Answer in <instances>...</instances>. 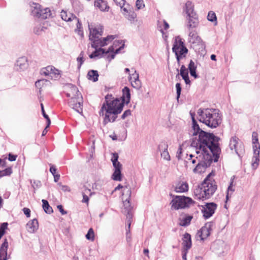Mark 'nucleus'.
Listing matches in <instances>:
<instances>
[{
	"instance_id": "1",
	"label": "nucleus",
	"mask_w": 260,
	"mask_h": 260,
	"mask_svg": "<svg viewBox=\"0 0 260 260\" xmlns=\"http://www.w3.org/2000/svg\"><path fill=\"white\" fill-rule=\"evenodd\" d=\"M220 137L216 136L213 133L206 131L202 132L197 137L191 139V146L195 147L197 154H205V156H212L213 161H218L221 149L220 146Z\"/></svg>"
},
{
	"instance_id": "2",
	"label": "nucleus",
	"mask_w": 260,
	"mask_h": 260,
	"mask_svg": "<svg viewBox=\"0 0 260 260\" xmlns=\"http://www.w3.org/2000/svg\"><path fill=\"white\" fill-rule=\"evenodd\" d=\"M89 39L92 42L91 46L96 49L99 47H103L108 44L107 42H111L115 38V36H108L102 40L100 38L103 32V27L101 25L89 26Z\"/></svg>"
},
{
	"instance_id": "3",
	"label": "nucleus",
	"mask_w": 260,
	"mask_h": 260,
	"mask_svg": "<svg viewBox=\"0 0 260 260\" xmlns=\"http://www.w3.org/2000/svg\"><path fill=\"white\" fill-rule=\"evenodd\" d=\"M217 189L216 183L203 182L198 184L194 190V194L198 200L205 201L210 199Z\"/></svg>"
},
{
	"instance_id": "4",
	"label": "nucleus",
	"mask_w": 260,
	"mask_h": 260,
	"mask_svg": "<svg viewBox=\"0 0 260 260\" xmlns=\"http://www.w3.org/2000/svg\"><path fill=\"white\" fill-rule=\"evenodd\" d=\"M124 107L116 105L112 106L101 108L99 114L103 117V124L106 126L109 122H114L118 117V115L123 111Z\"/></svg>"
},
{
	"instance_id": "5",
	"label": "nucleus",
	"mask_w": 260,
	"mask_h": 260,
	"mask_svg": "<svg viewBox=\"0 0 260 260\" xmlns=\"http://www.w3.org/2000/svg\"><path fill=\"white\" fill-rule=\"evenodd\" d=\"M171 209L178 210L189 208L191 205L196 204V202L189 197L177 196L174 200L171 202Z\"/></svg>"
},
{
	"instance_id": "6",
	"label": "nucleus",
	"mask_w": 260,
	"mask_h": 260,
	"mask_svg": "<svg viewBox=\"0 0 260 260\" xmlns=\"http://www.w3.org/2000/svg\"><path fill=\"white\" fill-rule=\"evenodd\" d=\"M252 142L253 156L251 166L253 170H256L259 165L260 153V144L258 142V134L256 132H253L252 134Z\"/></svg>"
},
{
	"instance_id": "7",
	"label": "nucleus",
	"mask_w": 260,
	"mask_h": 260,
	"mask_svg": "<svg viewBox=\"0 0 260 260\" xmlns=\"http://www.w3.org/2000/svg\"><path fill=\"white\" fill-rule=\"evenodd\" d=\"M172 49L176 55L178 63L181 59L185 57L188 52L187 49L180 39H176Z\"/></svg>"
},
{
	"instance_id": "8",
	"label": "nucleus",
	"mask_w": 260,
	"mask_h": 260,
	"mask_svg": "<svg viewBox=\"0 0 260 260\" xmlns=\"http://www.w3.org/2000/svg\"><path fill=\"white\" fill-rule=\"evenodd\" d=\"M198 206L203 208L201 212L204 218L206 220L212 217L215 213L217 204L214 202H208L206 203L204 206L198 205Z\"/></svg>"
},
{
	"instance_id": "9",
	"label": "nucleus",
	"mask_w": 260,
	"mask_h": 260,
	"mask_svg": "<svg viewBox=\"0 0 260 260\" xmlns=\"http://www.w3.org/2000/svg\"><path fill=\"white\" fill-rule=\"evenodd\" d=\"M124 42L122 40H117L114 42L112 46L105 52L107 57L109 60L114 58L115 55L118 53L120 50L123 49Z\"/></svg>"
},
{
	"instance_id": "10",
	"label": "nucleus",
	"mask_w": 260,
	"mask_h": 260,
	"mask_svg": "<svg viewBox=\"0 0 260 260\" xmlns=\"http://www.w3.org/2000/svg\"><path fill=\"white\" fill-rule=\"evenodd\" d=\"M213 222L212 221L207 222L198 231L196 236H199L200 240L204 241L208 237H209L212 231V226Z\"/></svg>"
},
{
	"instance_id": "11",
	"label": "nucleus",
	"mask_w": 260,
	"mask_h": 260,
	"mask_svg": "<svg viewBox=\"0 0 260 260\" xmlns=\"http://www.w3.org/2000/svg\"><path fill=\"white\" fill-rule=\"evenodd\" d=\"M239 141L240 140L237 137H232L230 139L229 147L231 150L234 149L236 153L241 158V154L244 152V147L242 142L239 144Z\"/></svg>"
},
{
	"instance_id": "12",
	"label": "nucleus",
	"mask_w": 260,
	"mask_h": 260,
	"mask_svg": "<svg viewBox=\"0 0 260 260\" xmlns=\"http://www.w3.org/2000/svg\"><path fill=\"white\" fill-rule=\"evenodd\" d=\"M32 14L36 17L45 19L51 15V11L48 8H43L39 4H35L32 10Z\"/></svg>"
},
{
	"instance_id": "13",
	"label": "nucleus",
	"mask_w": 260,
	"mask_h": 260,
	"mask_svg": "<svg viewBox=\"0 0 260 260\" xmlns=\"http://www.w3.org/2000/svg\"><path fill=\"white\" fill-rule=\"evenodd\" d=\"M202 158L204 160L200 161L193 169V172L194 173H201L202 170L201 168L203 167L205 169L209 167L213 161V158L212 156H205V154H201Z\"/></svg>"
},
{
	"instance_id": "14",
	"label": "nucleus",
	"mask_w": 260,
	"mask_h": 260,
	"mask_svg": "<svg viewBox=\"0 0 260 260\" xmlns=\"http://www.w3.org/2000/svg\"><path fill=\"white\" fill-rule=\"evenodd\" d=\"M119 102L118 105L124 107L125 105H128L131 100V89L127 86H124L122 89V95L118 98Z\"/></svg>"
},
{
	"instance_id": "15",
	"label": "nucleus",
	"mask_w": 260,
	"mask_h": 260,
	"mask_svg": "<svg viewBox=\"0 0 260 260\" xmlns=\"http://www.w3.org/2000/svg\"><path fill=\"white\" fill-rule=\"evenodd\" d=\"M83 99L72 97L68 100L69 106L79 114L83 112Z\"/></svg>"
},
{
	"instance_id": "16",
	"label": "nucleus",
	"mask_w": 260,
	"mask_h": 260,
	"mask_svg": "<svg viewBox=\"0 0 260 260\" xmlns=\"http://www.w3.org/2000/svg\"><path fill=\"white\" fill-rule=\"evenodd\" d=\"M199 120L211 128H215L219 126L222 122V115H216L211 120L200 119Z\"/></svg>"
},
{
	"instance_id": "17",
	"label": "nucleus",
	"mask_w": 260,
	"mask_h": 260,
	"mask_svg": "<svg viewBox=\"0 0 260 260\" xmlns=\"http://www.w3.org/2000/svg\"><path fill=\"white\" fill-rule=\"evenodd\" d=\"M127 192L128 194V197L123 202L124 205V210L123 212L126 217L132 218L133 214L132 211L133 210V207L132 206L130 202L132 194L131 188H129Z\"/></svg>"
},
{
	"instance_id": "18",
	"label": "nucleus",
	"mask_w": 260,
	"mask_h": 260,
	"mask_svg": "<svg viewBox=\"0 0 260 260\" xmlns=\"http://www.w3.org/2000/svg\"><path fill=\"white\" fill-rule=\"evenodd\" d=\"M118 102H119L118 98H114L112 94L108 93L105 96V101L101 108L105 109L106 107L118 105Z\"/></svg>"
},
{
	"instance_id": "19",
	"label": "nucleus",
	"mask_w": 260,
	"mask_h": 260,
	"mask_svg": "<svg viewBox=\"0 0 260 260\" xmlns=\"http://www.w3.org/2000/svg\"><path fill=\"white\" fill-rule=\"evenodd\" d=\"M26 228L29 233H36L39 229V222L37 219L34 218L29 221L26 225Z\"/></svg>"
},
{
	"instance_id": "20",
	"label": "nucleus",
	"mask_w": 260,
	"mask_h": 260,
	"mask_svg": "<svg viewBox=\"0 0 260 260\" xmlns=\"http://www.w3.org/2000/svg\"><path fill=\"white\" fill-rule=\"evenodd\" d=\"M183 249H190L192 246L191 236L190 234L186 232L182 239Z\"/></svg>"
},
{
	"instance_id": "21",
	"label": "nucleus",
	"mask_w": 260,
	"mask_h": 260,
	"mask_svg": "<svg viewBox=\"0 0 260 260\" xmlns=\"http://www.w3.org/2000/svg\"><path fill=\"white\" fill-rule=\"evenodd\" d=\"M188 73V70L185 68V66H181V68L180 69V75L182 79L184 80L185 84L186 85H188L190 87L191 81L189 79Z\"/></svg>"
},
{
	"instance_id": "22",
	"label": "nucleus",
	"mask_w": 260,
	"mask_h": 260,
	"mask_svg": "<svg viewBox=\"0 0 260 260\" xmlns=\"http://www.w3.org/2000/svg\"><path fill=\"white\" fill-rule=\"evenodd\" d=\"M189 190L188 184L187 182L179 181L175 188L174 191L177 193L186 192Z\"/></svg>"
},
{
	"instance_id": "23",
	"label": "nucleus",
	"mask_w": 260,
	"mask_h": 260,
	"mask_svg": "<svg viewBox=\"0 0 260 260\" xmlns=\"http://www.w3.org/2000/svg\"><path fill=\"white\" fill-rule=\"evenodd\" d=\"M188 16V28H193L196 27L199 23L198 17H197L196 14L187 15Z\"/></svg>"
},
{
	"instance_id": "24",
	"label": "nucleus",
	"mask_w": 260,
	"mask_h": 260,
	"mask_svg": "<svg viewBox=\"0 0 260 260\" xmlns=\"http://www.w3.org/2000/svg\"><path fill=\"white\" fill-rule=\"evenodd\" d=\"M60 17L61 19L67 22L72 21L74 20H77V17L70 12L62 10L60 12Z\"/></svg>"
},
{
	"instance_id": "25",
	"label": "nucleus",
	"mask_w": 260,
	"mask_h": 260,
	"mask_svg": "<svg viewBox=\"0 0 260 260\" xmlns=\"http://www.w3.org/2000/svg\"><path fill=\"white\" fill-rule=\"evenodd\" d=\"M94 5L102 11H108L110 8L107 2L104 0H96Z\"/></svg>"
},
{
	"instance_id": "26",
	"label": "nucleus",
	"mask_w": 260,
	"mask_h": 260,
	"mask_svg": "<svg viewBox=\"0 0 260 260\" xmlns=\"http://www.w3.org/2000/svg\"><path fill=\"white\" fill-rule=\"evenodd\" d=\"M192 128L193 130V133L192 134L193 136H199L202 132H205V131L200 128L199 124L194 117H192Z\"/></svg>"
},
{
	"instance_id": "27",
	"label": "nucleus",
	"mask_w": 260,
	"mask_h": 260,
	"mask_svg": "<svg viewBox=\"0 0 260 260\" xmlns=\"http://www.w3.org/2000/svg\"><path fill=\"white\" fill-rule=\"evenodd\" d=\"M192 218V215L185 214L184 217L182 219H180L181 222L179 223V225L183 227L189 225Z\"/></svg>"
},
{
	"instance_id": "28",
	"label": "nucleus",
	"mask_w": 260,
	"mask_h": 260,
	"mask_svg": "<svg viewBox=\"0 0 260 260\" xmlns=\"http://www.w3.org/2000/svg\"><path fill=\"white\" fill-rule=\"evenodd\" d=\"M99 74L98 71L94 70H90L88 72L87 78L89 80L95 82L99 80Z\"/></svg>"
},
{
	"instance_id": "29",
	"label": "nucleus",
	"mask_w": 260,
	"mask_h": 260,
	"mask_svg": "<svg viewBox=\"0 0 260 260\" xmlns=\"http://www.w3.org/2000/svg\"><path fill=\"white\" fill-rule=\"evenodd\" d=\"M60 73L61 71L56 69L54 67H52L51 72L49 73L48 79L54 80L59 79L61 77Z\"/></svg>"
},
{
	"instance_id": "30",
	"label": "nucleus",
	"mask_w": 260,
	"mask_h": 260,
	"mask_svg": "<svg viewBox=\"0 0 260 260\" xmlns=\"http://www.w3.org/2000/svg\"><path fill=\"white\" fill-rule=\"evenodd\" d=\"M9 247V244L8 240L5 238L3 241L1 247H0V256L3 257V256L8 253V249Z\"/></svg>"
},
{
	"instance_id": "31",
	"label": "nucleus",
	"mask_w": 260,
	"mask_h": 260,
	"mask_svg": "<svg viewBox=\"0 0 260 260\" xmlns=\"http://www.w3.org/2000/svg\"><path fill=\"white\" fill-rule=\"evenodd\" d=\"M42 202V208L44 212L48 214H50L53 212L52 208L50 206L49 202L47 200L43 199Z\"/></svg>"
},
{
	"instance_id": "32",
	"label": "nucleus",
	"mask_w": 260,
	"mask_h": 260,
	"mask_svg": "<svg viewBox=\"0 0 260 260\" xmlns=\"http://www.w3.org/2000/svg\"><path fill=\"white\" fill-rule=\"evenodd\" d=\"M194 6L191 2L187 1L185 4L184 11L187 15H190L196 14L193 10Z\"/></svg>"
},
{
	"instance_id": "33",
	"label": "nucleus",
	"mask_w": 260,
	"mask_h": 260,
	"mask_svg": "<svg viewBox=\"0 0 260 260\" xmlns=\"http://www.w3.org/2000/svg\"><path fill=\"white\" fill-rule=\"evenodd\" d=\"M176 90V100L177 103L182 104L183 101L182 100H180L181 98V91H182V86L180 82H177L175 85Z\"/></svg>"
},
{
	"instance_id": "34",
	"label": "nucleus",
	"mask_w": 260,
	"mask_h": 260,
	"mask_svg": "<svg viewBox=\"0 0 260 260\" xmlns=\"http://www.w3.org/2000/svg\"><path fill=\"white\" fill-rule=\"evenodd\" d=\"M135 73L136 74L135 76L134 77L135 80L134 83L131 82V85L133 87L136 89H139L141 87V82L139 79V74L137 73L136 70H135Z\"/></svg>"
},
{
	"instance_id": "35",
	"label": "nucleus",
	"mask_w": 260,
	"mask_h": 260,
	"mask_svg": "<svg viewBox=\"0 0 260 260\" xmlns=\"http://www.w3.org/2000/svg\"><path fill=\"white\" fill-rule=\"evenodd\" d=\"M234 178H235V176H233L231 178L230 182V184L228 187V189L226 190V202H227L230 200V198H231V196H230L229 192L231 191L233 192L235 191V189L233 188V182H234Z\"/></svg>"
},
{
	"instance_id": "36",
	"label": "nucleus",
	"mask_w": 260,
	"mask_h": 260,
	"mask_svg": "<svg viewBox=\"0 0 260 260\" xmlns=\"http://www.w3.org/2000/svg\"><path fill=\"white\" fill-rule=\"evenodd\" d=\"M215 174H216L215 170H212V171L207 175V176L204 178L203 181L202 182H203V184H206V183H213L216 184L215 179H211V177L214 176Z\"/></svg>"
},
{
	"instance_id": "37",
	"label": "nucleus",
	"mask_w": 260,
	"mask_h": 260,
	"mask_svg": "<svg viewBox=\"0 0 260 260\" xmlns=\"http://www.w3.org/2000/svg\"><path fill=\"white\" fill-rule=\"evenodd\" d=\"M123 176L122 171H114L111 178L114 181H121L122 180Z\"/></svg>"
},
{
	"instance_id": "38",
	"label": "nucleus",
	"mask_w": 260,
	"mask_h": 260,
	"mask_svg": "<svg viewBox=\"0 0 260 260\" xmlns=\"http://www.w3.org/2000/svg\"><path fill=\"white\" fill-rule=\"evenodd\" d=\"M12 173V167H8L4 170H0V178L5 176H10Z\"/></svg>"
},
{
	"instance_id": "39",
	"label": "nucleus",
	"mask_w": 260,
	"mask_h": 260,
	"mask_svg": "<svg viewBox=\"0 0 260 260\" xmlns=\"http://www.w3.org/2000/svg\"><path fill=\"white\" fill-rule=\"evenodd\" d=\"M119 6L121 8L122 12L124 16L127 15V14H128L129 12L133 10L132 7L128 4H125V3L124 5Z\"/></svg>"
},
{
	"instance_id": "40",
	"label": "nucleus",
	"mask_w": 260,
	"mask_h": 260,
	"mask_svg": "<svg viewBox=\"0 0 260 260\" xmlns=\"http://www.w3.org/2000/svg\"><path fill=\"white\" fill-rule=\"evenodd\" d=\"M41 108V112L43 117L46 120V123H47V127H50L51 125V120L49 117V116L46 113L44 105L43 103H41L40 104Z\"/></svg>"
},
{
	"instance_id": "41",
	"label": "nucleus",
	"mask_w": 260,
	"mask_h": 260,
	"mask_svg": "<svg viewBox=\"0 0 260 260\" xmlns=\"http://www.w3.org/2000/svg\"><path fill=\"white\" fill-rule=\"evenodd\" d=\"M197 66H188V68H187L189 72L190 76L194 79L199 78V76L197 73Z\"/></svg>"
},
{
	"instance_id": "42",
	"label": "nucleus",
	"mask_w": 260,
	"mask_h": 260,
	"mask_svg": "<svg viewBox=\"0 0 260 260\" xmlns=\"http://www.w3.org/2000/svg\"><path fill=\"white\" fill-rule=\"evenodd\" d=\"M169 145L168 143L164 140H161L157 147V151L161 152L163 150H167L168 149Z\"/></svg>"
},
{
	"instance_id": "43",
	"label": "nucleus",
	"mask_w": 260,
	"mask_h": 260,
	"mask_svg": "<svg viewBox=\"0 0 260 260\" xmlns=\"http://www.w3.org/2000/svg\"><path fill=\"white\" fill-rule=\"evenodd\" d=\"M220 113H212L210 112V111H209V108L205 109V118H204V119H209L211 120L212 118H213L214 117H216V115H220Z\"/></svg>"
},
{
	"instance_id": "44",
	"label": "nucleus",
	"mask_w": 260,
	"mask_h": 260,
	"mask_svg": "<svg viewBox=\"0 0 260 260\" xmlns=\"http://www.w3.org/2000/svg\"><path fill=\"white\" fill-rule=\"evenodd\" d=\"M52 67H54V66H46V67L42 68L40 71V74L41 75L47 76L48 78L49 76V73L51 72Z\"/></svg>"
},
{
	"instance_id": "45",
	"label": "nucleus",
	"mask_w": 260,
	"mask_h": 260,
	"mask_svg": "<svg viewBox=\"0 0 260 260\" xmlns=\"http://www.w3.org/2000/svg\"><path fill=\"white\" fill-rule=\"evenodd\" d=\"M8 223L5 222L0 223V236L3 237L6 234V230L8 229Z\"/></svg>"
},
{
	"instance_id": "46",
	"label": "nucleus",
	"mask_w": 260,
	"mask_h": 260,
	"mask_svg": "<svg viewBox=\"0 0 260 260\" xmlns=\"http://www.w3.org/2000/svg\"><path fill=\"white\" fill-rule=\"evenodd\" d=\"M85 237L86 239L92 241L94 240V232L92 228H91L88 230Z\"/></svg>"
},
{
	"instance_id": "47",
	"label": "nucleus",
	"mask_w": 260,
	"mask_h": 260,
	"mask_svg": "<svg viewBox=\"0 0 260 260\" xmlns=\"http://www.w3.org/2000/svg\"><path fill=\"white\" fill-rule=\"evenodd\" d=\"M29 181L31 184L32 187L34 189L39 188L42 186L41 181L40 180H32L31 179H29Z\"/></svg>"
},
{
	"instance_id": "48",
	"label": "nucleus",
	"mask_w": 260,
	"mask_h": 260,
	"mask_svg": "<svg viewBox=\"0 0 260 260\" xmlns=\"http://www.w3.org/2000/svg\"><path fill=\"white\" fill-rule=\"evenodd\" d=\"M102 52L103 53H105V50L104 49H100L99 50H95L93 53L89 55V57L90 58H93L96 57H98L101 52Z\"/></svg>"
},
{
	"instance_id": "49",
	"label": "nucleus",
	"mask_w": 260,
	"mask_h": 260,
	"mask_svg": "<svg viewBox=\"0 0 260 260\" xmlns=\"http://www.w3.org/2000/svg\"><path fill=\"white\" fill-rule=\"evenodd\" d=\"M125 17L131 21H134L137 17V15L134 10H132L131 12L126 15Z\"/></svg>"
},
{
	"instance_id": "50",
	"label": "nucleus",
	"mask_w": 260,
	"mask_h": 260,
	"mask_svg": "<svg viewBox=\"0 0 260 260\" xmlns=\"http://www.w3.org/2000/svg\"><path fill=\"white\" fill-rule=\"evenodd\" d=\"M207 19L209 21L211 22H214L215 21H216L217 18L215 15V13L213 11H210L208 13Z\"/></svg>"
},
{
	"instance_id": "51",
	"label": "nucleus",
	"mask_w": 260,
	"mask_h": 260,
	"mask_svg": "<svg viewBox=\"0 0 260 260\" xmlns=\"http://www.w3.org/2000/svg\"><path fill=\"white\" fill-rule=\"evenodd\" d=\"M160 155L161 157H162L164 159L167 160H170L171 159V157L168 149H167V150H163L162 151L160 152Z\"/></svg>"
},
{
	"instance_id": "52",
	"label": "nucleus",
	"mask_w": 260,
	"mask_h": 260,
	"mask_svg": "<svg viewBox=\"0 0 260 260\" xmlns=\"http://www.w3.org/2000/svg\"><path fill=\"white\" fill-rule=\"evenodd\" d=\"M72 86H73V90H74L76 92V93L75 94V95L73 97L78 98L79 99H80V98L83 99L82 95L81 93L79 91L78 88L75 85H72Z\"/></svg>"
},
{
	"instance_id": "53",
	"label": "nucleus",
	"mask_w": 260,
	"mask_h": 260,
	"mask_svg": "<svg viewBox=\"0 0 260 260\" xmlns=\"http://www.w3.org/2000/svg\"><path fill=\"white\" fill-rule=\"evenodd\" d=\"M112 164L114 169V171H122V166L119 161L113 162Z\"/></svg>"
},
{
	"instance_id": "54",
	"label": "nucleus",
	"mask_w": 260,
	"mask_h": 260,
	"mask_svg": "<svg viewBox=\"0 0 260 260\" xmlns=\"http://www.w3.org/2000/svg\"><path fill=\"white\" fill-rule=\"evenodd\" d=\"M49 165L50 166L49 171L52 174V175L53 176H54V175L57 174H58V173H57V169L56 166L54 165H53L52 164H49Z\"/></svg>"
},
{
	"instance_id": "55",
	"label": "nucleus",
	"mask_w": 260,
	"mask_h": 260,
	"mask_svg": "<svg viewBox=\"0 0 260 260\" xmlns=\"http://www.w3.org/2000/svg\"><path fill=\"white\" fill-rule=\"evenodd\" d=\"M73 21L76 23L77 28L78 29L79 34L82 37L83 36V32L82 31L80 30V29L81 28L82 24L79 22V19L77 18V20H74Z\"/></svg>"
},
{
	"instance_id": "56",
	"label": "nucleus",
	"mask_w": 260,
	"mask_h": 260,
	"mask_svg": "<svg viewBox=\"0 0 260 260\" xmlns=\"http://www.w3.org/2000/svg\"><path fill=\"white\" fill-rule=\"evenodd\" d=\"M46 81H47V80H45V79L38 80L35 82V84L36 87H37V88H39V89H41V88L44 84V82Z\"/></svg>"
},
{
	"instance_id": "57",
	"label": "nucleus",
	"mask_w": 260,
	"mask_h": 260,
	"mask_svg": "<svg viewBox=\"0 0 260 260\" xmlns=\"http://www.w3.org/2000/svg\"><path fill=\"white\" fill-rule=\"evenodd\" d=\"M118 158H119V155L117 152H115L112 153V157L111 159V161H112V163L118 162L119 161Z\"/></svg>"
},
{
	"instance_id": "58",
	"label": "nucleus",
	"mask_w": 260,
	"mask_h": 260,
	"mask_svg": "<svg viewBox=\"0 0 260 260\" xmlns=\"http://www.w3.org/2000/svg\"><path fill=\"white\" fill-rule=\"evenodd\" d=\"M132 114V111L130 109H127L124 111L122 115L121 116V119H124L127 116H131Z\"/></svg>"
},
{
	"instance_id": "59",
	"label": "nucleus",
	"mask_w": 260,
	"mask_h": 260,
	"mask_svg": "<svg viewBox=\"0 0 260 260\" xmlns=\"http://www.w3.org/2000/svg\"><path fill=\"white\" fill-rule=\"evenodd\" d=\"M8 157L7 158L10 161H15L18 156L17 154H14L11 152L8 153Z\"/></svg>"
},
{
	"instance_id": "60",
	"label": "nucleus",
	"mask_w": 260,
	"mask_h": 260,
	"mask_svg": "<svg viewBox=\"0 0 260 260\" xmlns=\"http://www.w3.org/2000/svg\"><path fill=\"white\" fill-rule=\"evenodd\" d=\"M182 154V148L181 145H179L178 149L177 152L176 157L178 160L181 159V155Z\"/></svg>"
},
{
	"instance_id": "61",
	"label": "nucleus",
	"mask_w": 260,
	"mask_h": 260,
	"mask_svg": "<svg viewBox=\"0 0 260 260\" xmlns=\"http://www.w3.org/2000/svg\"><path fill=\"white\" fill-rule=\"evenodd\" d=\"M136 7L138 9H140L144 7L145 5L144 4L143 0H137L136 1Z\"/></svg>"
},
{
	"instance_id": "62",
	"label": "nucleus",
	"mask_w": 260,
	"mask_h": 260,
	"mask_svg": "<svg viewBox=\"0 0 260 260\" xmlns=\"http://www.w3.org/2000/svg\"><path fill=\"white\" fill-rule=\"evenodd\" d=\"M23 213L26 216V217L28 218L30 216V210L28 208H23L22 209Z\"/></svg>"
},
{
	"instance_id": "63",
	"label": "nucleus",
	"mask_w": 260,
	"mask_h": 260,
	"mask_svg": "<svg viewBox=\"0 0 260 260\" xmlns=\"http://www.w3.org/2000/svg\"><path fill=\"white\" fill-rule=\"evenodd\" d=\"M57 208L59 210V211L60 212L61 215H65L67 214V211L64 210L63 207L62 205H58L57 206Z\"/></svg>"
},
{
	"instance_id": "64",
	"label": "nucleus",
	"mask_w": 260,
	"mask_h": 260,
	"mask_svg": "<svg viewBox=\"0 0 260 260\" xmlns=\"http://www.w3.org/2000/svg\"><path fill=\"white\" fill-rule=\"evenodd\" d=\"M189 249H182V260H187V254Z\"/></svg>"
}]
</instances>
